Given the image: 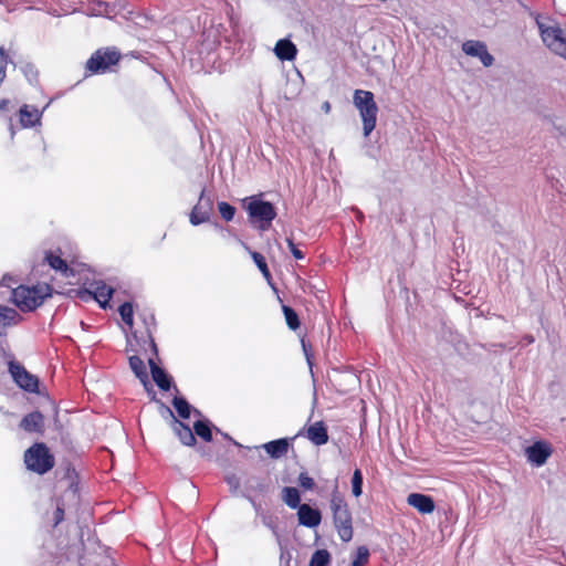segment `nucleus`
<instances>
[{
  "mask_svg": "<svg viewBox=\"0 0 566 566\" xmlns=\"http://www.w3.org/2000/svg\"><path fill=\"white\" fill-rule=\"evenodd\" d=\"M140 344H143V343L140 342ZM135 348L137 349V352H133L134 354L130 355L128 358L129 367L132 368V370L134 371L136 377L138 379H140V381L145 386H147L149 382H148V374L146 370V366L144 364V360L137 354L140 352L146 354L147 350L150 349V347L148 345L143 346V345L135 344Z\"/></svg>",
  "mask_w": 566,
  "mask_h": 566,
  "instance_id": "nucleus-17",
  "label": "nucleus"
},
{
  "mask_svg": "<svg viewBox=\"0 0 566 566\" xmlns=\"http://www.w3.org/2000/svg\"><path fill=\"white\" fill-rule=\"evenodd\" d=\"M218 210L221 218L227 222L231 221L234 218L237 211L235 207L231 206L226 201L218 202Z\"/></svg>",
  "mask_w": 566,
  "mask_h": 566,
  "instance_id": "nucleus-33",
  "label": "nucleus"
},
{
  "mask_svg": "<svg viewBox=\"0 0 566 566\" xmlns=\"http://www.w3.org/2000/svg\"><path fill=\"white\" fill-rule=\"evenodd\" d=\"M52 295V287L46 283L33 286L19 285L12 291V302L22 312H32Z\"/></svg>",
  "mask_w": 566,
  "mask_h": 566,
  "instance_id": "nucleus-2",
  "label": "nucleus"
},
{
  "mask_svg": "<svg viewBox=\"0 0 566 566\" xmlns=\"http://www.w3.org/2000/svg\"><path fill=\"white\" fill-rule=\"evenodd\" d=\"M369 549L366 546H359L356 551V556L353 559L352 566H366L369 562Z\"/></svg>",
  "mask_w": 566,
  "mask_h": 566,
  "instance_id": "nucleus-32",
  "label": "nucleus"
},
{
  "mask_svg": "<svg viewBox=\"0 0 566 566\" xmlns=\"http://www.w3.org/2000/svg\"><path fill=\"white\" fill-rule=\"evenodd\" d=\"M20 427L27 432L42 433L44 430V417L40 411L30 412L22 418Z\"/></svg>",
  "mask_w": 566,
  "mask_h": 566,
  "instance_id": "nucleus-21",
  "label": "nucleus"
},
{
  "mask_svg": "<svg viewBox=\"0 0 566 566\" xmlns=\"http://www.w3.org/2000/svg\"><path fill=\"white\" fill-rule=\"evenodd\" d=\"M155 355L153 353V356L148 357V365L150 368L151 377L156 385L164 391H168L171 387V379L170 377L165 373L163 368H160L156 361H155Z\"/></svg>",
  "mask_w": 566,
  "mask_h": 566,
  "instance_id": "nucleus-19",
  "label": "nucleus"
},
{
  "mask_svg": "<svg viewBox=\"0 0 566 566\" xmlns=\"http://www.w3.org/2000/svg\"><path fill=\"white\" fill-rule=\"evenodd\" d=\"M213 208V202L209 197H205V190L201 191L197 205L192 208L189 221L192 226H198L209 221Z\"/></svg>",
  "mask_w": 566,
  "mask_h": 566,
  "instance_id": "nucleus-12",
  "label": "nucleus"
},
{
  "mask_svg": "<svg viewBox=\"0 0 566 566\" xmlns=\"http://www.w3.org/2000/svg\"><path fill=\"white\" fill-rule=\"evenodd\" d=\"M114 290L106 284L96 286L94 292L88 290H80L77 295L83 301L95 300L103 308H105L112 298Z\"/></svg>",
  "mask_w": 566,
  "mask_h": 566,
  "instance_id": "nucleus-16",
  "label": "nucleus"
},
{
  "mask_svg": "<svg viewBox=\"0 0 566 566\" xmlns=\"http://www.w3.org/2000/svg\"><path fill=\"white\" fill-rule=\"evenodd\" d=\"M352 492H353V495H360L363 492V474L359 469H356L353 473Z\"/></svg>",
  "mask_w": 566,
  "mask_h": 566,
  "instance_id": "nucleus-35",
  "label": "nucleus"
},
{
  "mask_svg": "<svg viewBox=\"0 0 566 566\" xmlns=\"http://www.w3.org/2000/svg\"><path fill=\"white\" fill-rule=\"evenodd\" d=\"M410 495L416 496V495H420V494L419 493H411Z\"/></svg>",
  "mask_w": 566,
  "mask_h": 566,
  "instance_id": "nucleus-46",
  "label": "nucleus"
},
{
  "mask_svg": "<svg viewBox=\"0 0 566 566\" xmlns=\"http://www.w3.org/2000/svg\"><path fill=\"white\" fill-rule=\"evenodd\" d=\"M286 243H287V247L292 253V255L296 259V260H302L304 259V253L294 244L293 242V239L292 238H286Z\"/></svg>",
  "mask_w": 566,
  "mask_h": 566,
  "instance_id": "nucleus-36",
  "label": "nucleus"
},
{
  "mask_svg": "<svg viewBox=\"0 0 566 566\" xmlns=\"http://www.w3.org/2000/svg\"><path fill=\"white\" fill-rule=\"evenodd\" d=\"M562 2H563V0H554V4H555V7H556L558 10H560V11H563V10H564V9H563V7H562Z\"/></svg>",
  "mask_w": 566,
  "mask_h": 566,
  "instance_id": "nucleus-45",
  "label": "nucleus"
},
{
  "mask_svg": "<svg viewBox=\"0 0 566 566\" xmlns=\"http://www.w3.org/2000/svg\"><path fill=\"white\" fill-rule=\"evenodd\" d=\"M9 371L14 382L23 390L36 394L39 392V379L36 376L30 374L23 365L11 361L9 364Z\"/></svg>",
  "mask_w": 566,
  "mask_h": 566,
  "instance_id": "nucleus-10",
  "label": "nucleus"
},
{
  "mask_svg": "<svg viewBox=\"0 0 566 566\" xmlns=\"http://www.w3.org/2000/svg\"><path fill=\"white\" fill-rule=\"evenodd\" d=\"M193 433L206 442H210L212 440V431L208 421H196L193 424Z\"/></svg>",
  "mask_w": 566,
  "mask_h": 566,
  "instance_id": "nucleus-28",
  "label": "nucleus"
},
{
  "mask_svg": "<svg viewBox=\"0 0 566 566\" xmlns=\"http://www.w3.org/2000/svg\"><path fill=\"white\" fill-rule=\"evenodd\" d=\"M23 461L27 469L33 473L43 475L54 468L55 459L48 446L35 442L24 451Z\"/></svg>",
  "mask_w": 566,
  "mask_h": 566,
  "instance_id": "nucleus-6",
  "label": "nucleus"
},
{
  "mask_svg": "<svg viewBox=\"0 0 566 566\" xmlns=\"http://www.w3.org/2000/svg\"><path fill=\"white\" fill-rule=\"evenodd\" d=\"M284 499V502L286 503L287 506H290L291 509H297L302 505L301 504V500L302 497H283Z\"/></svg>",
  "mask_w": 566,
  "mask_h": 566,
  "instance_id": "nucleus-38",
  "label": "nucleus"
},
{
  "mask_svg": "<svg viewBox=\"0 0 566 566\" xmlns=\"http://www.w3.org/2000/svg\"><path fill=\"white\" fill-rule=\"evenodd\" d=\"M274 53L281 61H293L296 57L297 48L289 39H281L275 44Z\"/></svg>",
  "mask_w": 566,
  "mask_h": 566,
  "instance_id": "nucleus-24",
  "label": "nucleus"
},
{
  "mask_svg": "<svg viewBox=\"0 0 566 566\" xmlns=\"http://www.w3.org/2000/svg\"><path fill=\"white\" fill-rule=\"evenodd\" d=\"M7 66L8 65H0V85L7 77Z\"/></svg>",
  "mask_w": 566,
  "mask_h": 566,
  "instance_id": "nucleus-42",
  "label": "nucleus"
},
{
  "mask_svg": "<svg viewBox=\"0 0 566 566\" xmlns=\"http://www.w3.org/2000/svg\"><path fill=\"white\" fill-rule=\"evenodd\" d=\"M333 511V521L338 536L343 542H349L353 538V518L348 504L344 497H332L331 504Z\"/></svg>",
  "mask_w": 566,
  "mask_h": 566,
  "instance_id": "nucleus-7",
  "label": "nucleus"
},
{
  "mask_svg": "<svg viewBox=\"0 0 566 566\" xmlns=\"http://www.w3.org/2000/svg\"><path fill=\"white\" fill-rule=\"evenodd\" d=\"M297 436H304L315 446H323L328 442L327 427L324 421L311 423L308 427L302 429L293 439Z\"/></svg>",
  "mask_w": 566,
  "mask_h": 566,
  "instance_id": "nucleus-13",
  "label": "nucleus"
},
{
  "mask_svg": "<svg viewBox=\"0 0 566 566\" xmlns=\"http://www.w3.org/2000/svg\"><path fill=\"white\" fill-rule=\"evenodd\" d=\"M353 103L359 112L364 136L367 137L375 129L377 123L378 106L375 102L374 93L365 90H355Z\"/></svg>",
  "mask_w": 566,
  "mask_h": 566,
  "instance_id": "nucleus-4",
  "label": "nucleus"
},
{
  "mask_svg": "<svg viewBox=\"0 0 566 566\" xmlns=\"http://www.w3.org/2000/svg\"><path fill=\"white\" fill-rule=\"evenodd\" d=\"M12 61L10 60V56L6 49L3 46H0V65H8Z\"/></svg>",
  "mask_w": 566,
  "mask_h": 566,
  "instance_id": "nucleus-39",
  "label": "nucleus"
},
{
  "mask_svg": "<svg viewBox=\"0 0 566 566\" xmlns=\"http://www.w3.org/2000/svg\"><path fill=\"white\" fill-rule=\"evenodd\" d=\"M40 119L41 113L34 106L24 104L19 111V122L24 128L35 126L40 123Z\"/></svg>",
  "mask_w": 566,
  "mask_h": 566,
  "instance_id": "nucleus-25",
  "label": "nucleus"
},
{
  "mask_svg": "<svg viewBox=\"0 0 566 566\" xmlns=\"http://www.w3.org/2000/svg\"><path fill=\"white\" fill-rule=\"evenodd\" d=\"M290 441L286 438L269 441L263 444V449L272 459H280L287 454Z\"/></svg>",
  "mask_w": 566,
  "mask_h": 566,
  "instance_id": "nucleus-22",
  "label": "nucleus"
},
{
  "mask_svg": "<svg viewBox=\"0 0 566 566\" xmlns=\"http://www.w3.org/2000/svg\"><path fill=\"white\" fill-rule=\"evenodd\" d=\"M407 502L421 514H429L434 510V502L432 497H407Z\"/></svg>",
  "mask_w": 566,
  "mask_h": 566,
  "instance_id": "nucleus-27",
  "label": "nucleus"
},
{
  "mask_svg": "<svg viewBox=\"0 0 566 566\" xmlns=\"http://www.w3.org/2000/svg\"><path fill=\"white\" fill-rule=\"evenodd\" d=\"M151 399L157 401L159 405H160V409L168 415V417L170 418V427L171 429L174 430V432L176 433V436L179 438V440L181 441L182 444L187 446V447H192L196 444L197 440H196V437H195V433L193 431L190 429V427L186 423H184L182 421L178 420L174 412L171 411V409L166 406L164 402H161L160 400H157L156 399V394L153 392L151 395Z\"/></svg>",
  "mask_w": 566,
  "mask_h": 566,
  "instance_id": "nucleus-9",
  "label": "nucleus"
},
{
  "mask_svg": "<svg viewBox=\"0 0 566 566\" xmlns=\"http://www.w3.org/2000/svg\"><path fill=\"white\" fill-rule=\"evenodd\" d=\"M541 38L545 45L555 54L566 60V31L557 23L537 22Z\"/></svg>",
  "mask_w": 566,
  "mask_h": 566,
  "instance_id": "nucleus-8",
  "label": "nucleus"
},
{
  "mask_svg": "<svg viewBox=\"0 0 566 566\" xmlns=\"http://www.w3.org/2000/svg\"><path fill=\"white\" fill-rule=\"evenodd\" d=\"M261 196L248 197L242 202L250 223L259 230L265 231L276 218V210L271 202L262 200Z\"/></svg>",
  "mask_w": 566,
  "mask_h": 566,
  "instance_id": "nucleus-3",
  "label": "nucleus"
},
{
  "mask_svg": "<svg viewBox=\"0 0 566 566\" xmlns=\"http://www.w3.org/2000/svg\"><path fill=\"white\" fill-rule=\"evenodd\" d=\"M44 261L51 269L61 272L64 276L73 274V270L67 265L66 261L62 259L60 249L56 251H46Z\"/></svg>",
  "mask_w": 566,
  "mask_h": 566,
  "instance_id": "nucleus-20",
  "label": "nucleus"
},
{
  "mask_svg": "<svg viewBox=\"0 0 566 566\" xmlns=\"http://www.w3.org/2000/svg\"><path fill=\"white\" fill-rule=\"evenodd\" d=\"M228 483L233 488V491H237L239 488V479L237 476L228 478Z\"/></svg>",
  "mask_w": 566,
  "mask_h": 566,
  "instance_id": "nucleus-41",
  "label": "nucleus"
},
{
  "mask_svg": "<svg viewBox=\"0 0 566 566\" xmlns=\"http://www.w3.org/2000/svg\"><path fill=\"white\" fill-rule=\"evenodd\" d=\"M462 51L470 56L479 57L484 66H491L494 57L489 53L485 43L468 40L462 44Z\"/></svg>",
  "mask_w": 566,
  "mask_h": 566,
  "instance_id": "nucleus-14",
  "label": "nucleus"
},
{
  "mask_svg": "<svg viewBox=\"0 0 566 566\" xmlns=\"http://www.w3.org/2000/svg\"><path fill=\"white\" fill-rule=\"evenodd\" d=\"M282 310L289 328L292 331H296L301 325L297 313L287 305H283Z\"/></svg>",
  "mask_w": 566,
  "mask_h": 566,
  "instance_id": "nucleus-30",
  "label": "nucleus"
},
{
  "mask_svg": "<svg viewBox=\"0 0 566 566\" xmlns=\"http://www.w3.org/2000/svg\"><path fill=\"white\" fill-rule=\"evenodd\" d=\"M119 315L122 321L127 325L128 329L130 331V336L127 337V346L126 352H137L135 348V344L143 346L148 345L150 347V350L154 352L155 355H158L157 345L155 343V339L153 337L151 331L149 328H146L145 333H140L138 335L137 331H134V307L130 302L123 303L118 308Z\"/></svg>",
  "mask_w": 566,
  "mask_h": 566,
  "instance_id": "nucleus-5",
  "label": "nucleus"
},
{
  "mask_svg": "<svg viewBox=\"0 0 566 566\" xmlns=\"http://www.w3.org/2000/svg\"><path fill=\"white\" fill-rule=\"evenodd\" d=\"M53 517H54V526L59 525L64 520L63 504L56 505V509L53 513Z\"/></svg>",
  "mask_w": 566,
  "mask_h": 566,
  "instance_id": "nucleus-37",
  "label": "nucleus"
},
{
  "mask_svg": "<svg viewBox=\"0 0 566 566\" xmlns=\"http://www.w3.org/2000/svg\"><path fill=\"white\" fill-rule=\"evenodd\" d=\"M21 315L12 307L0 305V335L6 334L8 327L17 325Z\"/></svg>",
  "mask_w": 566,
  "mask_h": 566,
  "instance_id": "nucleus-23",
  "label": "nucleus"
},
{
  "mask_svg": "<svg viewBox=\"0 0 566 566\" xmlns=\"http://www.w3.org/2000/svg\"><path fill=\"white\" fill-rule=\"evenodd\" d=\"M552 453L553 449L546 441H536L525 449L527 461L535 467L544 465Z\"/></svg>",
  "mask_w": 566,
  "mask_h": 566,
  "instance_id": "nucleus-11",
  "label": "nucleus"
},
{
  "mask_svg": "<svg viewBox=\"0 0 566 566\" xmlns=\"http://www.w3.org/2000/svg\"><path fill=\"white\" fill-rule=\"evenodd\" d=\"M298 488L304 491H313L315 486L314 479L307 472H301L297 478Z\"/></svg>",
  "mask_w": 566,
  "mask_h": 566,
  "instance_id": "nucleus-34",
  "label": "nucleus"
},
{
  "mask_svg": "<svg viewBox=\"0 0 566 566\" xmlns=\"http://www.w3.org/2000/svg\"><path fill=\"white\" fill-rule=\"evenodd\" d=\"M241 244L250 253L252 260L254 261L255 265L258 266V269L262 273L263 277L266 281H270L272 279V275H271V272H270V270L268 268L265 258L261 253H259L256 251H252L247 243L241 242Z\"/></svg>",
  "mask_w": 566,
  "mask_h": 566,
  "instance_id": "nucleus-26",
  "label": "nucleus"
},
{
  "mask_svg": "<svg viewBox=\"0 0 566 566\" xmlns=\"http://www.w3.org/2000/svg\"><path fill=\"white\" fill-rule=\"evenodd\" d=\"M59 483L62 490L71 495H75L81 491L80 474L71 464L63 468V475L60 478Z\"/></svg>",
  "mask_w": 566,
  "mask_h": 566,
  "instance_id": "nucleus-15",
  "label": "nucleus"
},
{
  "mask_svg": "<svg viewBox=\"0 0 566 566\" xmlns=\"http://www.w3.org/2000/svg\"><path fill=\"white\" fill-rule=\"evenodd\" d=\"M283 495H300V490L294 486H285L282 490Z\"/></svg>",
  "mask_w": 566,
  "mask_h": 566,
  "instance_id": "nucleus-40",
  "label": "nucleus"
},
{
  "mask_svg": "<svg viewBox=\"0 0 566 566\" xmlns=\"http://www.w3.org/2000/svg\"><path fill=\"white\" fill-rule=\"evenodd\" d=\"M331 554L326 549H317L311 557L310 566H328Z\"/></svg>",
  "mask_w": 566,
  "mask_h": 566,
  "instance_id": "nucleus-31",
  "label": "nucleus"
},
{
  "mask_svg": "<svg viewBox=\"0 0 566 566\" xmlns=\"http://www.w3.org/2000/svg\"><path fill=\"white\" fill-rule=\"evenodd\" d=\"M122 57L123 55L116 46H103L95 50L85 62V76L116 72Z\"/></svg>",
  "mask_w": 566,
  "mask_h": 566,
  "instance_id": "nucleus-1",
  "label": "nucleus"
},
{
  "mask_svg": "<svg viewBox=\"0 0 566 566\" xmlns=\"http://www.w3.org/2000/svg\"><path fill=\"white\" fill-rule=\"evenodd\" d=\"M186 484H187L186 492H188L189 494H195L197 492L196 486L191 482H187Z\"/></svg>",
  "mask_w": 566,
  "mask_h": 566,
  "instance_id": "nucleus-44",
  "label": "nucleus"
},
{
  "mask_svg": "<svg viewBox=\"0 0 566 566\" xmlns=\"http://www.w3.org/2000/svg\"><path fill=\"white\" fill-rule=\"evenodd\" d=\"M10 101L7 98L0 99V112L7 111L9 108Z\"/></svg>",
  "mask_w": 566,
  "mask_h": 566,
  "instance_id": "nucleus-43",
  "label": "nucleus"
},
{
  "mask_svg": "<svg viewBox=\"0 0 566 566\" xmlns=\"http://www.w3.org/2000/svg\"><path fill=\"white\" fill-rule=\"evenodd\" d=\"M172 406L180 418L188 419L190 417L191 406L184 397H174Z\"/></svg>",
  "mask_w": 566,
  "mask_h": 566,
  "instance_id": "nucleus-29",
  "label": "nucleus"
},
{
  "mask_svg": "<svg viewBox=\"0 0 566 566\" xmlns=\"http://www.w3.org/2000/svg\"><path fill=\"white\" fill-rule=\"evenodd\" d=\"M298 523L307 527H316L322 521L321 512L311 507L308 504H302L297 511Z\"/></svg>",
  "mask_w": 566,
  "mask_h": 566,
  "instance_id": "nucleus-18",
  "label": "nucleus"
}]
</instances>
